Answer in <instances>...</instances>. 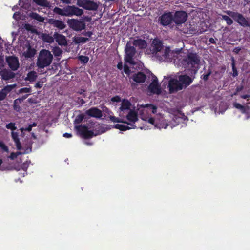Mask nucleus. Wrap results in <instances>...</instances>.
<instances>
[{
    "instance_id": "nucleus-1",
    "label": "nucleus",
    "mask_w": 250,
    "mask_h": 250,
    "mask_svg": "<svg viewBox=\"0 0 250 250\" xmlns=\"http://www.w3.org/2000/svg\"><path fill=\"white\" fill-rule=\"evenodd\" d=\"M200 62V57L196 53H189L187 57L184 59L182 61V64L185 68L191 70L195 74L199 68V65Z\"/></svg>"
},
{
    "instance_id": "nucleus-2",
    "label": "nucleus",
    "mask_w": 250,
    "mask_h": 250,
    "mask_svg": "<svg viewBox=\"0 0 250 250\" xmlns=\"http://www.w3.org/2000/svg\"><path fill=\"white\" fill-rule=\"evenodd\" d=\"M52 60L53 55L51 52L48 50L42 49L39 53L37 65L40 68H44L51 63Z\"/></svg>"
},
{
    "instance_id": "nucleus-3",
    "label": "nucleus",
    "mask_w": 250,
    "mask_h": 250,
    "mask_svg": "<svg viewBox=\"0 0 250 250\" xmlns=\"http://www.w3.org/2000/svg\"><path fill=\"white\" fill-rule=\"evenodd\" d=\"M225 13L231 17L239 25L243 27H249L250 28V21H249L241 13L230 10L224 11Z\"/></svg>"
},
{
    "instance_id": "nucleus-4",
    "label": "nucleus",
    "mask_w": 250,
    "mask_h": 250,
    "mask_svg": "<svg viewBox=\"0 0 250 250\" xmlns=\"http://www.w3.org/2000/svg\"><path fill=\"white\" fill-rule=\"evenodd\" d=\"M125 61L126 62L131 64H134L133 57L135 56L136 51L134 46H132L127 42L125 47Z\"/></svg>"
},
{
    "instance_id": "nucleus-5",
    "label": "nucleus",
    "mask_w": 250,
    "mask_h": 250,
    "mask_svg": "<svg viewBox=\"0 0 250 250\" xmlns=\"http://www.w3.org/2000/svg\"><path fill=\"white\" fill-rule=\"evenodd\" d=\"M77 5L87 10L95 11L98 9V4L89 0H77Z\"/></svg>"
},
{
    "instance_id": "nucleus-6",
    "label": "nucleus",
    "mask_w": 250,
    "mask_h": 250,
    "mask_svg": "<svg viewBox=\"0 0 250 250\" xmlns=\"http://www.w3.org/2000/svg\"><path fill=\"white\" fill-rule=\"evenodd\" d=\"M75 128L80 135L85 139H90L97 135L96 134H94L93 131L88 130L87 127L85 125L76 126Z\"/></svg>"
},
{
    "instance_id": "nucleus-7",
    "label": "nucleus",
    "mask_w": 250,
    "mask_h": 250,
    "mask_svg": "<svg viewBox=\"0 0 250 250\" xmlns=\"http://www.w3.org/2000/svg\"><path fill=\"white\" fill-rule=\"evenodd\" d=\"M67 23L71 28L76 31H82L85 28V23L82 20L70 19L68 20Z\"/></svg>"
},
{
    "instance_id": "nucleus-8",
    "label": "nucleus",
    "mask_w": 250,
    "mask_h": 250,
    "mask_svg": "<svg viewBox=\"0 0 250 250\" xmlns=\"http://www.w3.org/2000/svg\"><path fill=\"white\" fill-rule=\"evenodd\" d=\"M173 22L177 25H180L186 22L188 15L185 11H178L173 15Z\"/></svg>"
},
{
    "instance_id": "nucleus-9",
    "label": "nucleus",
    "mask_w": 250,
    "mask_h": 250,
    "mask_svg": "<svg viewBox=\"0 0 250 250\" xmlns=\"http://www.w3.org/2000/svg\"><path fill=\"white\" fill-rule=\"evenodd\" d=\"M173 14L171 12H165L159 18L160 24L166 26L171 24L173 21Z\"/></svg>"
},
{
    "instance_id": "nucleus-10",
    "label": "nucleus",
    "mask_w": 250,
    "mask_h": 250,
    "mask_svg": "<svg viewBox=\"0 0 250 250\" xmlns=\"http://www.w3.org/2000/svg\"><path fill=\"white\" fill-rule=\"evenodd\" d=\"M148 89L153 94L160 95L161 94V88L159 84L157 78L156 76L153 77L152 82L148 86Z\"/></svg>"
},
{
    "instance_id": "nucleus-11",
    "label": "nucleus",
    "mask_w": 250,
    "mask_h": 250,
    "mask_svg": "<svg viewBox=\"0 0 250 250\" xmlns=\"http://www.w3.org/2000/svg\"><path fill=\"white\" fill-rule=\"evenodd\" d=\"M168 87L171 93L182 90L184 88L182 86L179 79H172L169 80Z\"/></svg>"
},
{
    "instance_id": "nucleus-12",
    "label": "nucleus",
    "mask_w": 250,
    "mask_h": 250,
    "mask_svg": "<svg viewBox=\"0 0 250 250\" xmlns=\"http://www.w3.org/2000/svg\"><path fill=\"white\" fill-rule=\"evenodd\" d=\"M6 62L9 68L13 71L17 70L19 67L18 59L15 56H9L6 58Z\"/></svg>"
},
{
    "instance_id": "nucleus-13",
    "label": "nucleus",
    "mask_w": 250,
    "mask_h": 250,
    "mask_svg": "<svg viewBox=\"0 0 250 250\" xmlns=\"http://www.w3.org/2000/svg\"><path fill=\"white\" fill-rule=\"evenodd\" d=\"M85 114L90 117H94L97 119L101 118L102 116V111L97 107H93L87 110Z\"/></svg>"
},
{
    "instance_id": "nucleus-14",
    "label": "nucleus",
    "mask_w": 250,
    "mask_h": 250,
    "mask_svg": "<svg viewBox=\"0 0 250 250\" xmlns=\"http://www.w3.org/2000/svg\"><path fill=\"white\" fill-rule=\"evenodd\" d=\"M48 23L53 27L57 28L59 30H63L66 27V24L61 20L49 19Z\"/></svg>"
},
{
    "instance_id": "nucleus-15",
    "label": "nucleus",
    "mask_w": 250,
    "mask_h": 250,
    "mask_svg": "<svg viewBox=\"0 0 250 250\" xmlns=\"http://www.w3.org/2000/svg\"><path fill=\"white\" fill-rule=\"evenodd\" d=\"M152 47L153 53L157 54L163 49V42L159 39L155 38L152 41Z\"/></svg>"
},
{
    "instance_id": "nucleus-16",
    "label": "nucleus",
    "mask_w": 250,
    "mask_h": 250,
    "mask_svg": "<svg viewBox=\"0 0 250 250\" xmlns=\"http://www.w3.org/2000/svg\"><path fill=\"white\" fill-rule=\"evenodd\" d=\"M178 79L184 88L189 86L193 81V79L187 75H179Z\"/></svg>"
},
{
    "instance_id": "nucleus-17",
    "label": "nucleus",
    "mask_w": 250,
    "mask_h": 250,
    "mask_svg": "<svg viewBox=\"0 0 250 250\" xmlns=\"http://www.w3.org/2000/svg\"><path fill=\"white\" fill-rule=\"evenodd\" d=\"M83 14V11L82 9H80L74 5H68V16H72L73 15L81 16Z\"/></svg>"
},
{
    "instance_id": "nucleus-18",
    "label": "nucleus",
    "mask_w": 250,
    "mask_h": 250,
    "mask_svg": "<svg viewBox=\"0 0 250 250\" xmlns=\"http://www.w3.org/2000/svg\"><path fill=\"white\" fill-rule=\"evenodd\" d=\"M132 78L136 83H143L146 80V76L142 72H138L132 75Z\"/></svg>"
},
{
    "instance_id": "nucleus-19",
    "label": "nucleus",
    "mask_w": 250,
    "mask_h": 250,
    "mask_svg": "<svg viewBox=\"0 0 250 250\" xmlns=\"http://www.w3.org/2000/svg\"><path fill=\"white\" fill-rule=\"evenodd\" d=\"M132 44L133 46L138 47L140 49H145L147 46L146 42L141 39H134Z\"/></svg>"
},
{
    "instance_id": "nucleus-20",
    "label": "nucleus",
    "mask_w": 250,
    "mask_h": 250,
    "mask_svg": "<svg viewBox=\"0 0 250 250\" xmlns=\"http://www.w3.org/2000/svg\"><path fill=\"white\" fill-rule=\"evenodd\" d=\"M54 37L55 39L56 42L60 45H65L67 44V41L65 37L62 34L58 33H55L54 34Z\"/></svg>"
},
{
    "instance_id": "nucleus-21",
    "label": "nucleus",
    "mask_w": 250,
    "mask_h": 250,
    "mask_svg": "<svg viewBox=\"0 0 250 250\" xmlns=\"http://www.w3.org/2000/svg\"><path fill=\"white\" fill-rule=\"evenodd\" d=\"M11 85H7L0 91V101H2L6 97L7 94L13 89Z\"/></svg>"
},
{
    "instance_id": "nucleus-22",
    "label": "nucleus",
    "mask_w": 250,
    "mask_h": 250,
    "mask_svg": "<svg viewBox=\"0 0 250 250\" xmlns=\"http://www.w3.org/2000/svg\"><path fill=\"white\" fill-rule=\"evenodd\" d=\"M0 74L2 79L4 80H9L14 78L15 76V74L14 72L5 69L2 70L0 72Z\"/></svg>"
},
{
    "instance_id": "nucleus-23",
    "label": "nucleus",
    "mask_w": 250,
    "mask_h": 250,
    "mask_svg": "<svg viewBox=\"0 0 250 250\" xmlns=\"http://www.w3.org/2000/svg\"><path fill=\"white\" fill-rule=\"evenodd\" d=\"M53 11L55 14H58L62 16H68V6L61 9L58 7H55Z\"/></svg>"
},
{
    "instance_id": "nucleus-24",
    "label": "nucleus",
    "mask_w": 250,
    "mask_h": 250,
    "mask_svg": "<svg viewBox=\"0 0 250 250\" xmlns=\"http://www.w3.org/2000/svg\"><path fill=\"white\" fill-rule=\"evenodd\" d=\"M36 53V49L29 45L26 51L24 52L23 55L26 58H31L34 56Z\"/></svg>"
},
{
    "instance_id": "nucleus-25",
    "label": "nucleus",
    "mask_w": 250,
    "mask_h": 250,
    "mask_svg": "<svg viewBox=\"0 0 250 250\" xmlns=\"http://www.w3.org/2000/svg\"><path fill=\"white\" fill-rule=\"evenodd\" d=\"M126 119L134 124L138 120L137 114L135 111L130 110L126 116Z\"/></svg>"
},
{
    "instance_id": "nucleus-26",
    "label": "nucleus",
    "mask_w": 250,
    "mask_h": 250,
    "mask_svg": "<svg viewBox=\"0 0 250 250\" xmlns=\"http://www.w3.org/2000/svg\"><path fill=\"white\" fill-rule=\"evenodd\" d=\"M148 122L152 125H155L156 127L160 129L162 128H166L168 126V124H165L164 122L160 124V125H159L158 124H156L155 125V120L154 118L152 117H150L149 118Z\"/></svg>"
},
{
    "instance_id": "nucleus-27",
    "label": "nucleus",
    "mask_w": 250,
    "mask_h": 250,
    "mask_svg": "<svg viewBox=\"0 0 250 250\" xmlns=\"http://www.w3.org/2000/svg\"><path fill=\"white\" fill-rule=\"evenodd\" d=\"M131 104L127 100H124L121 104L120 109L121 111H124L125 110L129 109Z\"/></svg>"
},
{
    "instance_id": "nucleus-28",
    "label": "nucleus",
    "mask_w": 250,
    "mask_h": 250,
    "mask_svg": "<svg viewBox=\"0 0 250 250\" xmlns=\"http://www.w3.org/2000/svg\"><path fill=\"white\" fill-rule=\"evenodd\" d=\"M37 78V75L36 73L33 71H30L27 74V77L25 78V80L26 81H28L30 82H34L35 81Z\"/></svg>"
},
{
    "instance_id": "nucleus-29",
    "label": "nucleus",
    "mask_w": 250,
    "mask_h": 250,
    "mask_svg": "<svg viewBox=\"0 0 250 250\" xmlns=\"http://www.w3.org/2000/svg\"><path fill=\"white\" fill-rule=\"evenodd\" d=\"M109 119L112 122H114V123H126L129 125H131L133 128H134L135 127V126L134 124H132L131 123H127V122L124 121L122 120H121L117 117H116L115 116H110Z\"/></svg>"
},
{
    "instance_id": "nucleus-30",
    "label": "nucleus",
    "mask_w": 250,
    "mask_h": 250,
    "mask_svg": "<svg viewBox=\"0 0 250 250\" xmlns=\"http://www.w3.org/2000/svg\"><path fill=\"white\" fill-rule=\"evenodd\" d=\"M21 104V102L18 98L15 100L13 103L14 110L17 112H20L21 111V107L20 106Z\"/></svg>"
},
{
    "instance_id": "nucleus-31",
    "label": "nucleus",
    "mask_w": 250,
    "mask_h": 250,
    "mask_svg": "<svg viewBox=\"0 0 250 250\" xmlns=\"http://www.w3.org/2000/svg\"><path fill=\"white\" fill-rule=\"evenodd\" d=\"M42 40L47 43H52L54 42V37H52L47 34H43L42 35Z\"/></svg>"
},
{
    "instance_id": "nucleus-32",
    "label": "nucleus",
    "mask_w": 250,
    "mask_h": 250,
    "mask_svg": "<svg viewBox=\"0 0 250 250\" xmlns=\"http://www.w3.org/2000/svg\"><path fill=\"white\" fill-rule=\"evenodd\" d=\"M33 1L41 6L48 7L49 5V3L47 0H33Z\"/></svg>"
},
{
    "instance_id": "nucleus-33",
    "label": "nucleus",
    "mask_w": 250,
    "mask_h": 250,
    "mask_svg": "<svg viewBox=\"0 0 250 250\" xmlns=\"http://www.w3.org/2000/svg\"><path fill=\"white\" fill-rule=\"evenodd\" d=\"M231 61H232V63H231L232 69V71H233L232 75L233 77H235L238 75V72L237 68L235 65V61L234 58L232 57L231 58Z\"/></svg>"
},
{
    "instance_id": "nucleus-34",
    "label": "nucleus",
    "mask_w": 250,
    "mask_h": 250,
    "mask_svg": "<svg viewBox=\"0 0 250 250\" xmlns=\"http://www.w3.org/2000/svg\"><path fill=\"white\" fill-rule=\"evenodd\" d=\"M114 128L119 129L121 131H126L127 130L130 129L131 128L128 126L125 125H124L122 124H116L114 125Z\"/></svg>"
},
{
    "instance_id": "nucleus-35",
    "label": "nucleus",
    "mask_w": 250,
    "mask_h": 250,
    "mask_svg": "<svg viewBox=\"0 0 250 250\" xmlns=\"http://www.w3.org/2000/svg\"><path fill=\"white\" fill-rule=\"evenodd\" d=\"M84 118V114H79L78 115H77L76 117V118L74 121V124H79L81 123L83 121Z\"/></svg>"
},
{
    "instance_id": "nucleus-36",
    "label": "nucleus",
    "mask_w": 250,
    "mask_h": 250,
    "mask_svg": "<svg viewBox=\"0 0 250 250\" xmlns=\"http://www.w3.org/2000/svg\"><path fill=\"white\" fill-rule=\"evenodd\" d=\"M212 71L211 69H208L206 73L203 74L201 76V79L203 80L204 82H206L211 75Z\"/></svg>"
},
{
    "instance_id": "nucleus-37",
    "label": "nucleus",
    "mask_w": 250,
    "mask_h": 250,
    "mask_svg": "<svg viewBox=\"0 0 250 250\" xmlns=\"http://www.w3.org/2000/svg\"><path fill=\"white\" fill-rule=\"evenodd\" d=\"M88 40V38L83 37H78L74 39V41L76 43H85Z\"/></svg>"
},
{
    "instance_id": "nucleus-38",
    "label": "nucleus",
    "mask_w": 250,
    "mask_h": 250,
    "mask_svg": "<svg viewBox=\"0 0 250 250\" xmlns=\"http://www.w3.org/2000/svg\"><path fill=\"white\" fill-rule=\"evenodd\" d=\"M221 19L226 21L228 25H231L233 22V20L227 15H221Z\"/></svg>"
},
{
    "instance_id": "nucleus-39",
    "label": "nucleus",
    "mask_w": 250,
    "mask_h": 250,
    "mask_svg": "<svg viewBox=\"0 0 250 250\" xmlns=\"http://www.w3.org/2000/svg\"><path fill=\"white\" fill-rule=\"evenodd\" d=\"M6 127L8 129L11 130L12 131L17 129L15 124L12 122L6 124Z\"/></svg>"
},
{
    "instance_id": "nucleus-40",
    "label": "nucleus",
    "mask_w": 250,
    "mask_h": 250,
    "mask_svg": "<svg viewBox=\"0 0 250 250\" xmlns=\"http://www.w3.org/2000/svg\"><path fill=\"white\" fill-rule=\"evenodd\" d=\"M79 60L83 63H86L89 61V57L86 56L81 55L78 57Z\"/></svg>"
},
{
    "instance_id": "nucleus-41",
    "label": "nucleus",
    "mask_w": 250,
    "mask_h": 250,
    "mask_svg": "<svg viewBox=\"0 0 250 250\" xmlns=\"http://www.w3.org/2000/svg\"><path fill=\"white\" fill-rule=\"evenodd\" d=\"M22 153L20 151H18L16 152H12L10 155L9 156L8 158L11 160H14L16 159L18 156L21 155Z\"/></svg>"
},
{
    "instance_id": "nucleus-42",
    "label": "nucleus",
    "mask_w": 250,
    "mask_h": 250,
    "mask_svg": "<svg viewBox=\"0 0 250 250\" xmlns=\"http://www.w3.org/2000/svg\"><path fill=\"white\" fill-rule=\"evenodd\" d=\"M0 148L5 152H8L9 151L8 146L3 142H0Z\"/></svg>"
},
{
    "instance_id": "nucleus-43",
    "label": "nucleus",
    "mask_w": 250,
    "mask_h": 250,
    "mask_svg": "<svg viewBox=\"0 0 250 250\" xmlns=\"http://www.w3.org/2000/svg\"><path fill=\"white\" fill-rule=\"evenodd\" d=\"M20 93H30L31 92L30 87H24L21 88L19 91Z\"/></svg>"
},
{
    "instance_id": "nucleus-44",
    "label": "nucleus",
    "mask_w": 250,
    "mask_h": 250,
    "mask_svg": "<svg viewBox=\"0 0 250 250\" xmlns=\"http://www.w3.org/2000/svg\"><path fill=\"white\" fill-rule=\"evenodd\" d=\"M53 53L55 56H60L62 53V51L59 47H57L54 49Z\"/></svg>"
},
{
    "instance_id": "nucleus-45",
    "label": "nucleus",
    "mask_w": 250,
    "mask_h": 250,
    "mask_svg": "<svg viewBox=\"0 0 250 250\" xmlns=\"http://www.w3.org/2000/svg\"><path fill=\"white\" fill-rule=\"evenodd\" d=\"M11 137L13 141L19 139V133L16 132L12 131L11 132Z\"/></svg>"
},
{
    "instance_id": "nucleus-46",
    "label": "nucleus",
    "mask_w": 250,
    "mask_h": 250,
    "mask_svg": "<svg viewBox=\"0 0 250 250\" xmlns=\"http://www.w3.org/2000/svg\"><path fill=\"white\" fill-rule=\"evenodd\" d=\"M124 72L127 75H129L130 73V70L129 66L126 64H124Z\"/></svg>"
},
{
    "instance_id": "nucleus-47",
    "label": "nucleus",
    "mask_w": 250,
    "mask_h": 250,
    "mask_svg": "<svg viewBox=\"0 0 250 250\" xmlns=\"http://www.w3.org/2000/svg\"><path fill=\"white\" fill-rule=\"evenodd\" d=\"M32 126L30 125H28L27 127L23 128L21 127L20 128L21 131L22 133L24 131H27L28 132H30L32 130Z\"/></svg>"
},
{
    "instance_id": "nucleus-48",
    "label": "nucleus",
    "mask_w": 250,
    "mask_h": 250,
    "mask_svg": "<svg viewBox=\"0 0 250 250\" xmlns=\"http://www.w3.org/2000/svg\"><path fill=\"white\" fill-rule=\"evenodd\" d=\"M248 109L249 108L248 107L243 105L241 108L240 109V110L242 113L245 114L247 112Z\"/></svg>"
},
{
    "instance_id": "nucleus-49",
    "label": "nucleus",
    "mask_w": 250,
    "mask_h": 250,
    "mask_svg": "<svg viewBox=\"0 0 250 250\" xmlns=\"http://www.w3.org/2000/svg\"><path fill=\"white\" fill-rule=\"evenodd\" d=\"M147 106H149L151 107L152 109V112L153 113H155L157 112V107L155 105H152V104H149L147 105Z\"/></svg>"
},
{
    "instance_id": "nucleus-50",
    "label": "nucleus",
    "mask_w": 250,
    "mask_h": 250,
    "mask_svg": "<svg viewBox=\"0 0 250 250\" xmlns=\"http://www.w3.org/2000/svg\"><path fill=\"white\" fill-rule=\"evenodd\" d=\"M112 102H119L121 101V98L119 96H116L111 98Z\"/></svg>"
},
{
    "instance_id": "nucleus-51",
    "label": "nucleus",
    "mask_w": 250,
    "mask_h": 250,
    "mask_svg": "<svg viewBox=\"0 0 250 250\" xmlns=\"http://www.w3.org/2000/svg\"><path fill=\"white\" fill-rule=\"evenodd\" d=\"M82 34L85 36L90 37L93 33L91 31H84L82 33Z\"/></svg>"
},
{
    "instance_id": "nucleus-52",
    "label": "nucleus",
    "mask_w": 250,
    "mask_h": 250,
    "mask_svg": "<svg viewBox=\"0 0 250 250\" xmlns=\"http://www.w3.org/2000/svg\"><path fill=\"white\" fill-rule=\"evenodd\" d=\"M24 28L27 31H32V26L30 24H25L24 25Z\"/></svg>"
},
{
    "instance_id": "nucleus-53",
    "label": "nucleus",
    "mask_w": 250,
    "mask_h": 250,
    "mask_svg": "<svg viewBox=\"0 0 250 250\" xmlns=\"http://www.w3.org/2000/svg\"><path fill=\"white\" fill-rule=\"evenodd\" d=\"M233 105L234 107H235L236 108H237L239 110H240V109L241 108V107L243 106L240 104L236 103V102L234 103Z\"/></svg>"
},
{
    "instance_id": "nucleus-54",
    "label": "nucleus",
    "mask_w": 250,
    "mask_h": 250,
    "mask_svg": "<svg viewBox=\"0 0 250 250\" xmlns=\"http://www.w3.org/2000/svg\"><path fill=\"white\" fill-rule=\"evenodd\" d=\"M241 48H240L239 47H236L233 49V52H234V53H235L236 54H238L239 53L240 51H241Z\"/></svg>"
},
{
    "instance_id": "nucleus-55",
    "label": "nucleus",
    "mask_w": 250,
    "mask_h": 250,
    "mask_svg": "<svg viewBox=\"0 0 250 250\" xmlns=\"http://www.w3.org/2000/svg\"><path fill=\"white\" fill-rule=\"evenodd\" d=\"M42 86V83L41 82H38L35 85V87L37 88H41Z\"/></svg>"
},
{
    "instance_id": "nucleus-56",
    "label": "nucleus",
    "mask_w": 250,
    "mask_h": 250,
    "mask_svg": "<svg viewBox=\"0 0 250 250\" xmlns=\"http://www.w3.org/2000/svg\"><path fill=\"white\" fill-rule=\"evenodd\" d=\"M35 18L40 22H42L44 20V19L43 17L39 16L38 14H36V17H35Z\"/></svg>"
},
{
    "instance_id": "nucleus-57",
    "label": "nucleus",
    "mask_w": 250,
    "mask_h": 250,
    "mask_svg": "<svg viewBox=\"0 0 250 250\" xmlns=\"http://www.w3.org/2000/svg\"><path fill=\"white\" fill-rule=\"evenodd\" d=\"M63 136L65 138H71L72 136V135L71 133H65L63 134Z\"/></svg>"
},
{
    "instance_id": "nucleus-58",
    "label": "nucleus",
    "mask_w": 250,
    "mask_h": 250,
    "mask_svg": "<svg viewBox=\"0 0 250 250\" xmlns=\"http://www.w3.org/2000/svg\"><path fill=\"white\" fill-rule=\"evenodd\" d=\"M117 68L120 69L122 70L123 68V63L121 62H119L117 64Z\"/></svg>"
},
{
    "instance_id": "nucleus-59",
    "label": "nucleus",
    "mask_w": 250,
    "mask_h": 250,
    "mask_svg": "<svg viewBox=\"0 0 250 250\" xmlns=\"http://www.w3.org/2000/svg\"><path fill=\"white\" fill-rule=\"evenodd\" d=\"M209 42L210 43L215 44L216 43V42L215 40L213 38H210L209 39Z\"/></svg>"
},
{
    "instance_id": "nucleus-60",
    "label": "nucleus",
    "mask_w": 250,
    "mask_h": 250,
    "mask_svg": "<svg viewBox=\"0 0 250 250\" xmlns=\"http://www.w3.org/2000/svg\"><path fill=\"white\" fill-rule=\"evenodd\" d=\"M16 148H17V150H21L22 148V146H21V143L16 144Z\"/></svg>"
},
{
    "instance_id": "nucleus-61",
    "label": "nucleus",
    "mask_w": 250,
    "mask_h": 250,
    "mask_svg": "<svg viewBox=\"0 0 250 250\" xmlns=\"http://www.w3.org/2000/svg\"><path fill=\"white\" fill-rule=\"evenodd\" d=\"M29 96V94H26L25 95L23 96L21 98H18L20 100V101L22 102L24 100H25L27 97Z\"/></svg>"
},
{
    "instance_id": "nucleus-62",
    "label": "nucleus",
    "mask_w": 250,
    "mask_h": 250,
    "mask_svg": "<svg viewBox=\"0 0 250 250\" xmlns=\"http://www.w3.org/2000/svg\"><path fill=\"white\" fill-rule=\"evenodd\" d=\"M78 100H79V102L80 104L83 105L85 103V102L83 99H80V98H78Z\"/></svg>"
},
{
    "instance_id": "nucleus-63",
    "label": "nucleus",
    "mask_w": 250,
    "mask_h": 250,
    "mask_svg": "<svg viewBox=\"0 0 250 250\" xmlns=\"http://www.w3.org/2000/svg\"><path fill=\"white\" fill-rule=\"evenodd\" d=\"M15 143V145L21 143L19 138L13 141Z\"/></svg>"
},
{
    "instance_id": "nucleus-64",
    "label": "nucleus",
    "mask_w": 250,
    "mask_h": 250,
    "mask_svg": "<svg viewBox=\"0 0 250 250\" xmlns=\"http://www.w3.org/2000/svg\"><path fill=\"white\" fill-rule=\"evenodd\" d=\"M21 167L22 169L23 170H26L27 169V167L25 166V164L24 163L22 164V165L21 166Z\"/></svg>"
}]
</instances>
